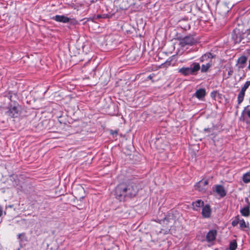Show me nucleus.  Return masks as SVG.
Here are the masks:
<instances>
[{
  "mask_svg": "<svg viewBox=\"0 0 250 250\" xmlns=\"http://www.w3.org/2000/svg\"><path fill=\"white\" fill-rule=\"evenodd\" d=\"M138 191V188L135 184H122L116 187L115 196L117 199L121 201H124L125 197L131 198L135 196Z\"/></svg>",
  "mask_w": 250,
  "mask_h": 250,
  "instance_id": "nucleus-1",
  "label": "nucleus"
},
{
  "mask_svg": "<svg viewBox=\"0 0 250 250\" xmlns=\"http://www.w3.org/2000/svg\"><path fill=\"white\" fill-rule=\"evenodd\" d=\"M213 56L210 53H206L200 58V62H204V63L202 65L201 67H200L201 72H207L213 65Z\"/></svg>",
  "mask_w": 250,
  "mask_h": 250,
  "instance_id": "nucleus-2",
  "label": "nucleus"
},
{
  "mask_svg": "<svg viewBox=\"0 0 250 250\" xmlns=\"http://www.w3.org/2000/svg\"><path fill=\"white\" fill-rule=\"evenodd\" d=\"M200 69V65L198 62H193L190 67H183L178 69V72L182 75L187 76L196 75Z\"/></svg>",
  "mask_w": 250,
  "mask_h": 250,
  "instance_id": "nucleus-3",
  "label": "nucleus"
},
{
  "mask_svg": "<svg viewBox=\"0 0 250 250\" xmlns=\"http://www.w3.org/2000/svg\"><path fill=\"white\" fill-rule=\"evenodd\" d=\"M196 42V40L191 36H187L180 40L179 44L182 47L187 45H192Z\"/></svg>",
  "mask_w": 250,
  "mask_h": 250,
  "instance_id": "nucleus-4",
  "label": "nucleus"
},
{
  "mask_svg": "<svg viewBox=\"0 0 250 250\" xmlns=\"http://www.w3.org/2000/svg\"><path fill=\"white\" fill-rule=\"evenodd\" d=\"M208 180H201L195 185V189L199 191L204 192L208 189Z\"/></svg>",
  "mask_w": 250,
  "mask_h": 250,
  "instance_id": "nucleus-5",
  "label": "nucleus"
},
{
  "mask_svg": "<svg viewBox=\"0 0 250 250\" xmlns=\"http://www.w3.org/2000/svg\"><path fill=\"white\" fill-rule=\"evenodd\" d=\"M19 110L16 106H11L5 112V114L11 118L16 117L18 115Z\"/></svg>",
  "mask_w": 250,
  "mask_h": 250,
  "instance_id": "nucleus-6",
  "label": "nucleus"
},
{
  "mask_svg": "<svg viewBox=\"0 0 250 250\" xmlns=\"http://www.w3.org/2000/svg\"><path fill=\"white\" fill-rule=\"evenodd\" d=\"M53 20L62 23H68L70 21V19L64 15H56L52 18Z\"/></svg>",
  "mask_w": 250,
  "mask_h": 250,
  "instance_id": "nucleus-7",
  "label": "nucleus"
},
{
  "mask_svg": "<svg viewBox=\"0 0 250 250\" xmlns=\"http://www.w3.org/2000/svg\"><path fill=\"white\" fill-rule=\"evenodd\" d=\"M217 231L215 229L209 230L206 235V240L208 242H211L216 239Z\"/></svg>",
  "mask_w": 250,
  "mask_h": 250,
  "instance_id": "nucleus-8",
  "label": "nucleus"
},
{
  "mask_svg": "<svg viewBox=\"0 0 250 250\" xmlns=\"http://www.w3.org/2000/svg\"><path fill=\"white\" fill-rule=\"evenodd\" d=\"M202 214L204 218H209L211 214V209L209 205L204 206L202 208Z\"/></svg>",
  "mask_w": 250,
  "mask_h": 250,
  "instance_id": "nucleus-9",
  "label": "nucleus"
},
{
  "mask_svg": "<svg viewBox=\"0 0 250 250\" xmlns=\"http://www.w3.org/2000/svg\"><path fill=\"white\" fill-rule=\"evenodd\" d=\"M215 191L219 195L222 197H224L226 195V192L222 186H215Z\"/></svg>",
  "mask_w": 250,
  "mask_h": 250,
  "instance_id": "nucleus-10",
  "label": "nucleus"
},
{
  "mask_svg": "<svg viewBox=\"0 0 250 250\" xmlns=\"http://www.w3.org/2000/svg\"><path fill=\"white\" fill-rule=\"evenodd\" d=\"M247 61V58L245 56H242L237 60V64L239 68H243L245 66V64Z\"/></svg>",
  "mask_w": 250,
  "mask_h": 250,
  "instance_id": "nucleus-11",
  "label": "nucleus"
},
{
  "mask_svg": "<svg viewBox=\"0 0 250 250\" xmlns=\"http://www.w3.org/2000/svg\"><path fill=\"white\" fill-rule=\"evenodd\" d=\"M192 205L193 209L198 211L200 209V208L204 207V202L202 200L199 199L193 202Z\"/></svg>",
  "mask_w": 250,
  "mask_h": 250,
  "instance_id": "nucleus-12",
  "label": "nucleus"
},
{
  "mask_svg": "<svg viewBox=\"0 0 250 250\" xmlns=\"http://www.w3.org/2000/svg\"><path fill=\"white\" fill-rule=\"evenodd\" d=\"M206 94V90L204 88H200L198 89L194 93V96L199 100L202 99L205 96Z\"/></svg>",
  "mask_w": 250,
  "mask_h": 250,
  "instance_id": "nucleus-13",
  "label": "nucleus"
},
{
  "mask_svg": "<svg viewBox=\"0 0 250 250\" xmlns=\"http://www.w3.org/2000/svg\"><path fill=\"white\" fill-rule=\"evenodd\" d=\"M248 107L249 106L245 107L243 110L242 111L241 116L240 117L241 120H245V115H247L248 117L250 119V109L248 108Z\"/></svg>",
  "mask_w": 250,
  "mask_h": 250,
  "instance_id": "nucleus-14",
  "label": "nucleus"
},
{
  "mask_svg": "<svg viewBox=\"0 0 250 250\" xmlns=\"http://www.w3.org/2000/svg\"><path fill=\"white\" fill-rule=\"evenodd\" d=\"M234 32L235 34L232 35V38L235 43H239L243 39V37L239 31H238V33L237 34L235 33L236 31H234Z\"/></svg>",
  "mask_w": 250,
  "mask_h": 250,
  "instance_id": "nucleus-15",
  "label": "nucleus"
},
{
  "mask_svg": "<svg viewBox=\"0 0 250 250\" xmlns=\"http://www.w3.org/2000/svg\"><path fill=\"white\" fill-rule=\"evenodd\" d=\"M240 212L244 216H248L250 214V209L249 207H246L241 209Z\"/></svg>",
  "mask_w": 250,
  "mask_h": 250,
  "instance_id": "nucleus-16",
  "label": "nucleus"
},
{
  "mask_svg": "<svg viewBox=\"0 0 250 250\" xmlns=\"http://www.w3.org/2000/svg\"><path fill=\"white\" fill-rule=\"evenodd\" d=\"M245 92L240 91L238 95L237 102L238 104H240L243 101Z\"/></svg>",
  "mask_w": 250,
  "mask_h": 250,
  "instance_id": "nucleus-17",
  "label": "nucleus"
},
{
  "mask_svg": "<svg viewBox=\"0 0 250 250\" xmlns=\"http://www.w3.org/2000/svg\"><path fill=\"white\" fill-rule=\"evenodd\" d=\"M243 181L245 183H248L250 182V171L243 175Z\"/></svg>",
  "mask_w": 250,
  "mask_h": 250,
  "instance_id": "nucleus-18",
  "label": "nucleus"
},
{
  "mask_svg": "<svg viewBox=\"0 0 250 250\" xmlns=\"http://www.w3.org/2000/svg\"><path fill=\"white\" fill-rule=\"evenodd\" d=\"M237 244L235 240H233L230 242L229 244V250H235L237 248Z\"/></svg>",
  "mask_w": 250,
  "mask_h": 250,
  "instance_id": "nucleus-19",
  "label": "nucleus"
},
{
  "mask_svg": "<svg viewBox=\"0 0 250 250\" xmlns=\"http://www.w3.org/2000/svg\"><path fill=\"white\" fill-rule=\"evenodd\" d=\"M250 85V81H247L244 84V85L242 87L241 91L245 92L247 89L249 87Z\"/></svg>",
  "mask_w": 250,
  "mask_h": 250,
  "instance_id": "nucleus-20",
  "label": "nucleus"
},
{
  "mask_svg": "<svg viewBox=\"0 0 250 250\" xmlns=\"http://www.w3.org/2000/svg\"><path fill=\"white\" fill-rule=\"evenodd\" d=\"M239 222V216H237L232 221L231 225L233 227H235L238 225Z\"/></svg>",
  "mask_w": 250,
  "mask_h": 250,
  "instance_id": "nucleus-21",
  "label": "nucleus"
},
{
  "mask_svg": "<svg viewBox=\"0 0 250 250\" xmlns=\"http://www.w3.org/2000/svg\"><path fill=\"white\" fill-rule=\"evenodd\" d=\"M239 226H240V228L244 229L247 227L245 221L244 219H242L240 220H239Z\"/></svg>",
  "mask_w": 250,
  "mask_h": 250,
  "instance_id": "nucleus-22",
  "label": "nucleus"
},
{
  "mask_svg": "<svg viewBox=\"0 0 250 250\" xmlns=\"http://www.w3.org/2000/svg\"><path fill=\"white\" fill-rule=\"evenodd\" d=\"M214 131V128L213 127H210V128H206L204 129V132L205 133H213Z\"/></svg>",
  "mask_w": 250,
  "mask_h": 250,
  "instance_id": "nucleus-23",
  "label": "nucleus"
},
{
  "mask_svg": "<svg viewBox=\"0 0 250 250\" xmlns=\"http://www.w3.org/2000/svg\"><path fill=\"white\" fill-rule=\"evenodd\" d=\"M170 220H172L171 218H167V217H166L164 218V219L163 220V222L164 223H166V224H167V222H169L170 221Z\"/></svg>",
  "mask_w": 250,
  "mask_h": 250,
  "instance_id": "nucleus-24",
  "label": "nucleus"
},
{
  "mask_svg": "<svg viewBox=\"0 0 250 250\" xmlns=\"http://www.w3.org/2000/svg\"><path fill=\"white\" fill-rule=\"evenodd\" d=\"M3 213V208L1 206H0V217L2 216Z\"/></svg>",
  "mask_w": 250,
  "mask_h": 250,
  "instance_id": "nucleus-25",
  "label": "nucleus"
},
{
  "mask_svg": "<svg viewBox=\"0 0 250 250\" xmlns=\"http://www.w3.org/2000/svg\"><path fill=\"white\" fill-rule=\"evenodd\" d=\"M24 233H20L18 235L19 238H21V237H24Z\"/></svg>",
  "mask_w": 250,
  "mask_h": 250,
  "instance_id": "nucleus-26",
  "label": "nucleus"
},
{
  "mask_svg": "<svg viewBox=\"0 0 250 250\" xmlns=\"http://www.w3.org/2000/svg\"><path fill=\"white\" fill-rule=\"evenodd\" d=\"M246 33L248 35H250V28L247 30Z\"/></svg>",
  "mask_w": 250,
  "mask_h": 250,
  "instance_id": "nucleus-27",
  "label": "nucleus"
},
{
  "mask_svg": "<svg viewBox=\"0 0 250 250\" xmlns=\"http://www.w3.org/2000/svg\"><path fill=\"white\" fill-rule=\"evenodd\" d=\"M248 68L249 70H250V59L249 60V62Z\"/></svg>",
  "mask_w": 250,
  "mask_h": 250,
  "instance_id": "nucleus-28",
  "label": "nucleus"
},
{
  "mask_svg": "<svg viewBox=\"0 0 250 250\" xmlns=\"http://www.w3.org/2000/svg\"><path fill=\"white\" fill-rule=\"evenodd\" d=\"M232 73V71H230L229 72V75H231Z\"/></svg>",
  "mask_w": 250,
  "mask_h": 250,
  "instance_id": "nucleus-29",
  "label": "nucleus"
},
{
  "mask_svg": "<svg viewBox=\"0 0 250 250\" xmlns=\"http://www.w3.org/2000/svg\"><path fill=\"white\" fill-rule=\"evenodd\" d=\"M101 17V15H97V18L98 19H99Z\"/></svg>",
  "mask_w": 250,
  "mask_h": 250,
  "instance_id": "nucleus-30",
  "label": "nucleus"
},
{
  "mask_svg": "<svg viewBox=\"0 0 250 250\" xmlns=\"http://www.w3.org/2000/svg\"><path fill=\"white\" fill-rule=\"evenodd\" d=\"M213 93H214L213 92H212V93H211V96H214Z\"/></svg>",
  "mask_w": 250,
  "mask_h": 250,
  "instance_id": "nucleus-31",
  "label": "nucleus"
},
{
  "mask_svg": "<svg viewBox=\"0 0 250 250\" xmlns=\"http://www.w3.org/2000/svg\"><path fill=\"white\" fill-rule=\"evenodd\" d=\"M213 93H214L213 92H212V93H211V96H214Z\"/></svg>",
  "mask_w": 250,
  "mask_h": 250,
  "instance_id": "nucleus-32",
  "label": "nucleus"
},
{
  "mask_svg": "<svg viewBox=\"0 0 250 250\" xmlns=\"http://www.w3.org/2000/svg\"><path fill=\"white\" fill-rule=\"evenodd\" d=\"M249 102H250V101H249Z\"/></svg>",
  "mask_w": 250,
  "mask_h": 250,
  "instance_id": "nucleus-33",
  "label": "nucleus"
}]
</instances>
